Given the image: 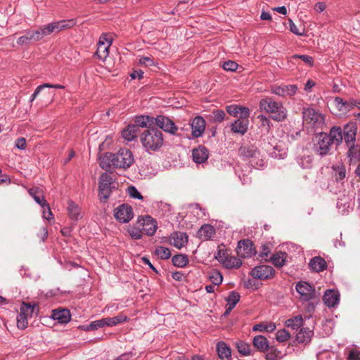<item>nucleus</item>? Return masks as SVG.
Segmentation results:
<instances>
[{
    "mask_svg": "<svg viewBox=\"0 0 360 360\" xmlns=\"http://www.w3.org/2000/svg\"><path fill=\"white\" fill-rule=\"evenodd\" d=\"M265 352L266 360H279L281 358V352L274 346H269Z\"/></svg>",
    "mask_w": 360,
    "mask_h": 360,
    "instance_id": "c03bdc74",
    "label": "nucleus"
},
{
    "mask_svg": "<svg viewBox=\"0 0 360 360\" xmlns=\"http://www.w3.org/2000/svg\"><path fill=\"white\" fill-rule=\"evenodd\" d=\"M99 165L105 170L110 169L111 167H115L114 153H106L101 156L99 158Z\"/></svg>",
    "mask_w": 360,
    "mask_h": 360,
    "instance_id": "c85d7f7f",
    "label": "nucleus"
},
{
    "mask_svg": "<svg viewBox=\"0 0 360 360\" xmlns=\"http://www.w3.org/2000/svg\"><path fill=\"white\" fill-rule=\"evenodd\" d=\"M240 108L236 105H231L226 107V111L231 115L238 117Z\"/></svg>",
    "mask_w": 360,
    "mask_h": 360,
    "instance_id": "69168bd1",
    "label": "nucleus"
},
{
    "mask_svg": "<svg viewBox=\"0 0 360 360\" xmlns=\"http://www.w3.org/2000/svg\"><path fill=\"white\" fill-rule=\"evenodd\" d=\"M209 279L213 285H219L223 281V276L219 271H214L210 274Z\"/></svg>",
    "mask_w": 360,
    "mask_h": 360,
    "instance_id": "603ef678",
    "label": "nucleus"
},
{
    "mask_svg": "<svg viewBox=\"0 0 360 360\" xmlns=\"http://www.w3.org/2000/svg\"><path fill=\"white\" fill-rule=\"evenodd\" d=\"M205 121L200 116L195 117L191 124L192 135L194 137L202 136L205 129Z\"/></svg>",
    "mask_w": 360,
    "mask_h": 360,
    "instance_id": "dca6fc26",
    "label": "nucleus"
},
{
    "mask_svg": "<svg viewBox=\"0 0 360 360\" xmlns=\"http://www.w3.org/2000/svg\"><path fill=\"white\" fill-rule=\"evenodd\" d=\"M127 231L131 239L140 240L143 236V229L138 224H134L127 226Z\"/></svg>",
    "mask_w": 360,
    "mask_h": 360,
    "instance_id": "e433bc0d",
    "label": "nucleus"
},
{
    "mask_svg": "<svg viewBox=\"0 0 360 360\" xmlns=\"http://www.w3.org/2000/svg\"><path fill=\"white\" fill-rule=\"evenodd\" d=\"M155 254L161 259H167L171 257L170 250L164 246H158L155 248Z\"/></svg>",
    "mask_w": 360,
    "mask_h": 360,
    "instance_id": "49530a36",
    "label": "nucleus"
},
{
    "mask_svg": "<svg viewBox=\"0 0 360 360\" xmlns=\"http://www.w3.org/2000/svg\"><path fill=\"white\" fill-rule=\"evenodd\" d=\"M323 300L326 306L334 307L339 303L340 294L337 290H328L326 291Z\"/></svg>",
    "mask_w": 360,
    "mask_h": 360,
    "instance_id": "a211bd4d",
    "label": "nucleus"
},
{
    "mask_svg": "<svg viewBox=\"0 0 360 360\" xmlns=\"http://www.w3.org/2000/svg\"><path fill=\"white\" fill-rule=\"evenodd\" d=\"M127 193L129 196L135 200H143V197L141 193L133 186H130L127 189Z\"/></svg>",
    "mask_w": 360,
    "mask_h": 360,
    "instance_id": "5fc2aeb1",
    "label": "nucleus"
},
{
    "mask_svg": "<svg viewBox=\"0 0 360 360\" xmlns=\"http://www.w3.org/2000/svg\"><path fill=\"white\" fill-rule=\"evenodd\" d=\"M238 68V65L235 61L228 60L224 63L223 68L226 71L233 72Z\"/></svg>",
    "mask_w": 360,
    "mask_h": 360,
    "instance_id": "bf43d9fd",
    "label": "nucleus"
},
{
    "mask_svg": "<svg viewBox=\"0 0 360 360\" xmlns=\"http://www.w3.org/2000/svg\"><path fill=\"white\" fill-rule=\"evenodd\" d=\"M288 254L285 252H276L274 253L269 260L276 267H282L287 262Z\"/></svg>",
    "mask_w": 360,
    "mask_h": 360,
    "instance_id": "7c9ffc66",
    "label": "nucleus"
},
{
    "mask_svg": "<svg viewBox=\"0 0 360 360\" xmlns=\"http://www.w3.org/2000/svg\"><path fill=\"white\" fill-rule=\"evenodd\" d=\"M139 63L141 65H145L146 67H150L155 65V63L152 58L146 56L140 58L139 60Z\"/></svg>",
    "mask_w": 360,
    "mask_h": 360,
    "instance_id": "0e129e2a",
    "label": "nucleus"
},
{
    "mask_svg": "<svg viewBox=\"0 0 360 360\" xmlns=\"http://www.w3.org/2000/svg\"><path fill=\"white\" fill-rule=\"evenodd\" d=\"M328 139H330V141L336 146H339L343 139V135L342 132V129L339 127L334 126L333 127L329 134H327Z\"/></svg>",
    "mask_w": 360,
    "mask_h": 360,
    "instance_id": "a878e982",
    "label": "nucleus"
},
{
    "mask_svg": "<svg viewBox=\"0 0 360 360\" xmlns=\"http://www.w3.org/2000/svg\"><path fill=\"white\" fill-rule=\"evenodd\" d=\"M105 319L106 326H115L117 324L127 322L129 320L128 317L123 314H118L114 317H107L105 318Z\"/></svg>",
    "mask_w": 360,
    "mask_h": 360,
    "instance_id": "ea45409f",
    "label": "nucleus"
},
{
    "mask_svg": "<svg viewBox=\"0 0 360 360\" xmlns=\"http://www.w3.org/2000/svg\"><path fill=\"white\" fill-rule=\"evenodd\" d=\"M242 261L240 259L234 256L228 255L223 261V265L226 269H238L242 266Z\"/></svg>",
    "mask_w": 360,
    "mask_h": 360,
    "instance_id": "4c0bfd02",
    "label": "nucleus"
},
{
    "mask_svg": "<svg viewBox=\"0 0 360 360\" xmlns=\"http://www.w3.org/2000/svg\"><path fill=\"white\" fill-rule=\"evenodd\" d=\"M295 289L300 295V298L302 301L309 302L315 297V288L308 282L300 281L297 283Z\"/></svg>",
    "mask_w": 360,
    "mask_h": 360,
    "instance_id": "1a4fd4ad",
    "label": "nucleus"
},
{
    "mask_svg": "<svg viewBox=\"0 0 360 360\" xmlns=\"http://www.w3.org/2000/svg\"><path fill=\"white\" fill-rule=\"evenodd\" d=\"M36 307H37L36 304H31L24 302L22 303L20 313L17 316V326L19 329L23 330L27 327V319L32 316Z\"/></svg>",
    "mask_w": 360,
    "mask_h": 360,
    "instance_id": "20e7f679",
    "label": "nucleus"
},
{
    "mask_svg": "<svg viewBox=\"0 0 360 360\" xmlns=\"http://www.w3.org/2000/svg\"><path fill=\"white\" fill-rule=\"evenodd\" d=\"M290 335L285 329L278 330L276 334V340L280 342H283L289 340Z\"/></svg>",
    "mask_w": 360,
    "mask_h": 360,
    "instance_id": "6e6d98bb",
    "label": "nucleus"
},
{
    "mask_svg": "<svg viewBox=\"0 0 360 360\" xmlns=\"http://www.w3.org/2000/svg\"><path fill=\"white\" fill-rule=\"evenodd\" d=\"M276 328L275 323H270L269 324L259 323L253 326V331H267L272 332Z\"/></svg>",
    "mask_w": 360,
    "mask_h": 360,
    "instance_id": "09e8293b",
    "label": "nucleus"
},
{
    "mask_svg": "<svg viewBox=\"0 0 360 360\" xmlns=\"http://www.w3.org/2000/svg\"><path fill=\"white\" fill-rule=\"evenodd\" d=\"M29 194L34 198L36 202H46L44 198L43 191L38 188L34 187L29 190Z\"/></svg>",
    "mask_w": 360,
    "mask_h": 360,
    "instance_id": "79ce46f5",
    "label": "nucleus"
},
{
    "mask_svg": "<svg viewBox=\"0 0 360 360\" xmlns=\"http://www.w3.org/2000/svg\"><path fill=\"white\" fill-rule=\"evenodd\" d=\"M113 216L118 222L127 224L134 218V212L129 204H120L114 209Z\"/></svg>",
    "mask_w": 360,
    "mask_h": 360,
    "instance_id": "39448f33",
    "label": "nucleus"
},
{
    "mask_svg": "<svg viewBox=\"0 0 360 360\" xmlns=\"http://www.w3.org/2000/svg\"><path fill=\"white\" fill-rule=\"evenodd\" d=\"M217 352L221 359H229L231 356V348L224 342H219L217 345Z\"/></svg>",
    "mask_w": 360,
    "mask_h": 360,
    "instance_id": "72a5a7b5",
    "label": "nucleus"
},
{
    "mask_svg": "<svg viewBox=\"0 0 360 360\" xmlns=\"http://www.w3.org/2000/svg\"><path fill=\"white\" fill-rule=\"evenodd\" d=\"M239 153L240 155L246 158H251V162L258 165V162H255L254 159H257L259 157V151L255 146H241L239 149Z\"/></svg>",
    "mask_w": 360,
    "mask_h": 360,
    "instance_id": "6ab92c4d",
    "label": "nucleus"
},
{
    "mask_svg": "<svg viewBox=\"0 0 360 360\" xmlns=\"http://www.w3.org/2000/svg\"><path fill=\"white\" fill-rule=\"evenodd\" d=\"M169 243L180 249L188 243V235L183 232H174L170 237Z\"/></svg>",
    "mask_w": 360,
    "mask_h": 360,
    "instance_id": "f3484780",
    "label": "nucleus"
},
{
    "mask_svg": "<svg viewBox=\"0 0 360 360\" xmlns=\"http://www.w3.org/2000/svg\"><path fill=\"white\" fill-rule=\"evenodd\" d=\"M174 266L183 268L188 264V256L183 254L175 255L172 258Z\"/></svg>",
    "mask_w": 360,
    "mask_h": 360,
    "instance_id": "a19ab883",
    "label": "nucleus"
},
{
    "mask_svg": "<svg viewBox=\"0 0 360 360\" xmlns=\"http://www.w3.org/2000/svg\"><path fill=\"white\" fill-rule=\"evenodd\" d=\"M270 253H271V249L269 247V245H266V244H264L261 247V250H260L259 257L262 259H264L265 261H268L269 260L268 257H269Z\"/></svg>",
    "mask_w": 360,
    "mask_h": 360,
    "instance_id": "4d7b16f0",
    "label": "nucleus"
},
{
    "mask_svg": "<svg viewBox=\"0 0 360 360\" xmlns=\"http://www.w3.org/2000/svg\"><path fill=\"white\" fill-rule=\"evenodd\" d=\"M226 113L222 110H214L209 118L212 122H221L225 119Z\"/></svg>",
    "mask_w": 360,
    "mask_h": 360,
    "instance_id": "de8ad7c7",
    "label": "nucleus"
},
{
    "mask_svg": "<svg viewBox=\"0 0 360 360\" xmlns=\"http://www.w3.org/2000/svg\"><path fill=\"white\" fill-rule=\"evenodd\" d=\"M52 26L54 27L53 32L58 33L60 31L70 29L76 25V20L75 19L63 20L58 22L51 23Z\"/></svg>",
    "mask_w": 360,
    "mask_h": 360,
    "instance_id": "cd10ccee",
    "label": "nucleus"
},
{
    "mask_svg": "<svg viewBox=\"0 0 360 360\" xmlns=\"http://www.w3.org/2000/svg\"><path fill=\"white\" fill-rule=\"evenodd\" d=\"M154 123L164 131L176 135L178 127L174 122L167 117L158 115L154 118Z\"/></svg>",
    "mask_w": 360,
    "mask_h": 360,
    "instance_id": "ddd939ff",
    "label": "nucleus"
},
{
    "mask_svg": "<svg viewBox=\"0 0 360 360\" xmlns=\"http://www.w3.org/2000/svg\"><path fill=\"white\" fill-rule=\"evenodd\" d=\"M252 344L257 350L262 352H264L269 347L267 339L263 335L255 336Z\"/></svg>",
    "mask_w": 360,
    "mask_h": 360,
    "instance_id": "c9c22d12",
    "label": "nucleus"
},
{
    "mask_svg": "<svg viewBox=\"0 0 360 360\" xmlns=\"http://www.w3.org/2000/svg\"><path fill=\"white\" fill-rule=\"evenodd\" d=\"M140 141L147 151H157L163 144L161 131L154 127H148L140 136Z\"/></svg>",
    "mask_w": 360,
    "mask_h": 360,
    "instance_id": "f257e3e1",
    "label": "nucleus"
},
{
    "mask_svg": "<svg viewBox=\"0 0 360 360\" xmlns=\"http://www.w3.org/2000/svg\"><path fill=\"white\" fill-rule=\"evenodd\" d=\"M115 168L127 169L129 167L133 162L132 153L127 148H121L117 153H114Z\"/></svg>",
    "mask_w": 360,
    "mask_h": 360,
    "instance_id": "0eeeda50",
    "label": "nucleus"
},
{
    "mask_svg": "<svg viewBox=\"0 0 360 360\" xmlns=\"http://www.w3.org/2000/svg\"><path fill=\"white\" fill-rule=\"evenodd\" d=\"M53 27H54L52 26L51 23L48 24L42 27H40L39 29V33L41 34V39L44 37L49 35L51 33L54 32L53 29Z\"/></svg>",
    "mask_w": 360,
    "mask_h": 360,
    "instance_id": "13d9d810",
    "label": "nucleus"
},
{
    "mask_svg": "<svg viewBox=\"0 0 360 360\" xmlns=\"http://www.w3.org/2000/svg\"><path fill=\"white\" fill-rule=\"evenodd\" d=\"M303 325V319L301 315L295 316L285 321V326L292 330H297Z\"/></svg>",
    "mask_w": 360,
    "mask_h": 360,
    "instance_id": "58836bf2",
    "label": "nucleus"
},
{
    "mask_svg": "<svg viewBox=\"0 0 360 360\" xmlns=\"http://www.w3.org/2000/svg\"><path fill=\"white\" fill-rule=\"evenodd\" d=\"M313 335V330L302 327L296 335V340L299 343L307 345L311 342Z\"/></svg>",
    "mask_w": 360,
    "mask_h": 360,
    "instance_id": "5701e85b",
    "label": "nucleus"
},
{
    "mask_svg": "<svg viewBox=\"0 0 360 360\" xmlns=\"http://www.w3.org/2000/svg\"><path fill=\"white\" fill-rule=\"evenodd\" d=\"M347 359V360H360V351L356 349L350 350Z\"/></svg>",
    "mask_w": 360,
    "mask_h": 360,
    "instance_id": "338daca9",
    "label": "nucleus"
},
{
    "mask_svg": "<svg viewBox=\"0 0 360 360\" xmlns=\"http://www.w3.org/2000/svg\"><path fill=\"white\" fill-rule=\"evenodd\" d=\"M315 141L314 150L317 154L321 156L330 154V151L333 144L330 141L326 133L321 132L317 134Z\"/></svg>",
    "mask_w": 360,
    "mask_h": 360,
    "instance_id": "423d86ee",
    "label": "nucleus"
},
{
    "mask_svg": "<svg viewBox=\"0 0 360 360\" xmlns=\"http://www.w3.org/2000/svg\"><path fill=\"white\" fill-rule=\"evenodd\" d=\"M104 326H106L105 318L92 321L89 324L90 328H93L94 330H96L98 328H103Z\"/></svg>",
    "mask_w": 360,
    "mask_h": 360,
    "instance_id": "680f3d73",
    "label": "nucleus"
},
{
    "mask_svg": "<svg viewBox=\"0 0 360 360\" xmlns=\"http://www.w3.org/2000/svg\"><path fill=\"white\" fill-rule=\"evenodd\" d=\"M240 110H239V118L238 119H246V120H248V118L250 116V110L248 108L246 107H240Z\"/></svg>",
    "mask_w": 360,
    "mask_h": 360,
    "instance_id": "774afa93",
    "label": "nucleus"
},
{
    "mask_svg": "<svg viewBox=\"0 0 360 360\" xmlns=\"http://www.w3.org/2000/svg\"><path fill=\"white\" fill-rule=\"evenodd\" d=\"M236 347L238 352L243 356H248L250 354V345L243 341H240L236 343Z\"/></svg>",
    "mask_w": 360,
    "mask_h": 360,
    "instance_id": "8fccbe9b",
    "label": "nucleus"
},
{
    "mask_svg": "<svg viewBox=\"0 0 360 360\" xmlns=\"http://www.w3.org/2000/svg\"><path fill=\"white\" fill-rule=\"evenodd\" d=\"M240 295L236 291H231L229 296L226 298V301L228 302L226 306L229 307V309H233L237 303L240 301Z\"/></svg>",
    "mask_w": 360,
    "mask_h": 360,
    "instance_id": "37998d69",
    "label": "nucleus"
},
{
    "mask_svg": "<svg viewBox=\"0 0 360 360\" xmlns=\"http://www.w3.org/2000/svg\"><path fill=\"white\" fill-rule=\"evenodd\" d=\"M336 207L338 212L341 215H347L354 209L351 204H337Z\"/></svg>",
    "mask_w": 360,
    "mask_h": 360,
    "instance_id": "864d4df0",
    "label": "nucleus"
},
{
    "mask_svg": "<svg viewBox=\"0 0 360 360\" xmlns=\"http://www.w3.org/2000/svg\"><path fill=\"white\" fill-rule=\"evenodd\" d=\"M302 117L305 124L312 126L321 124L323 122V116L311 108H304Z\"/></svg>",
    "mask_w": 360,
    "mask_h": 360,
    "instance_id": "4468645a",
    "label": "nucleus"
},
{
    "mask_svg": "<svg viewBox=\"0 0 360 360\" xmlns=\"http://www.w3.org/2000/svg\"><path fill=\"white\" fill-rule=\"evenodd\" d=\"M136 224L139 225L143 232L148 236H154L158 229L156 220L150 215L139 216Z\"/></svg>",
    "mask_w": 360,
    "mask_h": 360,
    "instance_id": "6e6552de",
    "label": "nucleus"
},
{
    "mask_svg": "<svg viewBox=\"0 0 360 360\" xmlns=\"http://www.w3.org/2000/svg\"><path fill=\"white\" fill-rule=\"evenodd\" d=\"M289 25L290 31L295 34L298 36H302L304 34V30L302 29V30H300L290 19L289 20Z\"/></svg>",
    "mask_w": 360,
    "mask_h": 360,
    "instance_id": "e2e57ef3",
    "label": "nucleus"
},
{
    "mask_svg": "<svg viewBox=\"0 0 360 360\" xmlns=\"http://www.w3.org/2000/svg\"><path fill=\"white\" fill-rule=\"evenodd\" d=\"M292 59L300 58L304 63L309 65V66H312L313 63H314L313 58L309 56H307V55H294L292 57Z\"/></svg>",
    "mask_w": 360,
    "mask_h": 360,
    "instance_id": "052dcab7",
    "label": "nucleus"
},
{
    "mask_svg": "<svg viewBox=\"0 0 360 360\" xmlns=\"http://www.w3.org/2000/svg\"><path fill=\"white\" fill-rule=\"evenodd\" d=\"M192 155L193 161L200 164L205 162L208 159L209 153L205 146H199L198 148L193 150Z\"/></svg>",
    "mask_w": 360,
    "mask_h": 360,
    "instance_id": "b1692460",
    "label": "nucleus"
},
{
    "mask_svg": "<svg viewBox=\"0 0 360 360\" xmlns=\"http://www.w3.org/2000/svg\"><path fill=\"white\" fill-rule=\"evenodd\" d=\"M297 90L296 85H287V86H276L272 88V93L280 96H293Z\"/></svg>",
    "mask_w": 360,
    "mask_h": 360,
    "instance_id": "412c9836",
    "label": "nucleus"
},
{
    "mask_svg": "<svg viewBox=\"0 0 360 360\" xmlns=\"http://www.w3.org/2000/svg\"><path fill=\"white\" fill-rule=\"evenodd\" d=\"M42 209V217L44 219L51 221H53V214L49 206L50 204H40Z\"/></svg>",
    "mask_w": 360,
    "mask_h": 360,
    "instance_id": "3c124183",
    "label": "nucleus"
},
{
    "mask_svg": "<svg viewBox=\"0 0 360 360\" xmlns=\"http://www.w3.org/2000/svg\"><path fill=\"white\" fill-rule=\"evenodd\" d=\"M349 150L347 152L349 158L350 164H356L360 161V146L352 144L347 146Z\"/></svg>",
    "mask_w": 360,
    "mask_h": 360,
    "instance_id": "f704fd0d",
    "label": "nucleus"
},
{
    "mask_svg": "<svg viewBox=\"0 0 360 360\" xmlns=\"http://www.w3.org/2000/svg\"><path fill=\"white\" fill-rule=\"evenodd\" d=\"M309 266L315 272H321L326 269L327 263L323 257L317 256L311 259Z\"/></svg>",
    "mask_w": 360,
    "mask_h": 360,
    "instance_id": "393cba45",
    "label": "nucleus"
},
{
    "mask_svg": "<svg viewBox=\"0 0 360 360\" xmlns=\"http://www.w3.org/2000/svg\"><path fill=\"white\" fill-rule=\"evenodd\" d=\"M261 110L270 115V117L276 122H282L287 117V110L280 102L275 101L271 97H266L259 101Z\"/></svg>",
    "mask_w": 360,
    "mask_h": 360,
    "instance_id": "f03ea898",
    "label": "nucleus"
},
{
    "mask_svg": "<svg viewBox=\"0 0 360 360\" xmlns=\"http://www.w3.org/2000/svg\"><path fill=\"white\" fill-rule=\"evenodd\" d=\"M51 318L60 323H67L70 321L71 314L69 309H54L52 311Z\"/></svg>",
    "mask_w": 360,
    "mask_h": 360,
    "instance_id": "aec40b11",
    "label": "nucleus"
},
{
    "mask_svg": "<svg viewBox=\"0 0 360 360\" xmlns=\"http://www.w3.org/2000/svg\"><path fill=\"white\" fill-rule=\"evenodd\" d=\"M139 132V129L131 124L122 130V136L124 139L131 141L138 136Z\"/></svg>",
    "mask_w": 360,
    "mask_h": 360,
    "instance_id": "bb28decb",
    "label": "nucleus"
},
{
    "mask_svg": "<svg viewBox=\"0 0 360 360\" xmlns=\"http://www.w3.org/2000/svg\"><path fill=\"white\" fill-rule=\"evenodd\" d=\"M69 217L73 221H78L83 217V212L78 204H69L67 207Z\"/></svg>",
    "mask_w": 360,
    "mask_h": 360,
    "instance_id": "c756f323",
    "label": "nucleus"
},
{
    "mask_svg": "<svg viewBox=\"0 0 360 360\" xmlns=\"http://www.w3.org/2000/svg\"><path fill=\"white\" fill-rule=\"evenodd\" d=\"M332 169L335 172V178L337 181H342L346 177V167L344 165L333 166Z\"/></svg>",
    "mask_w": 360,
    "mask_h": 360,
    "instance_id": "a18cd8bd",
    "label": "nucleus"
},
{
    "mask_svg": "<svg viewBox=\"0 0 360 360\" xmlns=\"http://www.w3.org/2000/svg\"><path fill=\"white\" fill-rule=\"evenodd\" d=\"M216 233L215 229L210 224H203L198 231V237L202 240L211 239Z\"/></svg>",
    "mask_w": 360,
    "mask_h": 360,
    "instance_id": "4be33fe9",
    "label": "nucleus"
},
{
    "mask_svg": "<svg viewBox=\"0 0 360 360\" xmlns=\"http://www.w3.org/2000/svg\"><path fill=\"white\" fill-rule=\"evenodd\" d=\"M112 43V38L108 34H103L98 40L96 52L98 58L104 60L109 55V48Z\"/></svg>",
    "mask_w": 360,
    "mask_h": 360,
    "instance_id": "9d476101",
    "label": "nucleus"
},
{
    "mask_svg": "<svg viewBox=\"0 0 360 360\" xmlns=\"http://www.w3.org/2000/svg\"><path fill=\"white\" fill-rule=\"evenodd\" d=\"M248 123V120L238 119L231 124V130L235 133L244 134L247 131Z\"/></svg>",
    "mask_w": 360,
    "mask_h": 360,
    "instance_id": "473e14b6",
    "label": "nucleus"
},
{
    "mask_svg": "<svg viewBox=\"0 0 360 360\" xmlns=\"http://www.w3.org/2000/svg\"><path fill=\"white\" fill-rule=\"evenodd\" d=\"M237 255L243 258L255 255L257 252L252 241L250 239L240 240L236 248Z\"/></svg>",
    "mask_w": 360,
    "mask_h": 360,
    "instance_id": "9b49d317",
    "label": "nucleus"
},
{
    "mask_svg": "<svg viewBox=\"0 0 360 360\" xmlns=\"http://www.w3.org/2000/svg\"><path fill=\"white\" fill-rule=\"evenodd\" d=\"M117 183L115 181V174L112 172L103 173L99 178L98 195L101 200L108 199L113 188H115Z\"/></svg>",
    "mask_w": 360,
    "mask_h": 360,
    "instance_id": "7ed1b4c3",
    "label": "nucleus"
},
{
    "mask_svg": "<svg viewBox=\"0 0 360 360\" xmlns=\"http://www.w3.org/2000/svg\"><path fill=\"white\" fill-rule=\"evenodd\" d=\"M154 124V118L148 115L137 116L134 119V123L132 124L134 126L139 127H148Z\"/></svg>",
    "mask_w": 360,
    "mask_h": 360,
    "instance_id": "2f4dec72",
    "label": "nucleus"
},
{
    "mask_svg": "<svg viewBox=\"0 0 360 360\" xmlns=\"http://www.w3.org/2000/svg\"><path fill=\"white\" fill-rule=\"evenodd\" d=\"M357 127L355 123L351 122L344 127L343 138L347 146L354 144Z\"/></svg>",
    "mask_w": 360,
    "mask_h": 360,
    "instance_id": "2eb2a0df",
    "label": "nucleus"
},
{
    "mask_svg": "<svg viewBox=\"0 0 360 360\" xmlns=\"http://www.w3.org/2000/svg\"><path fill=\"white\" fill-rule=\"evenodd\" d=\"M250 274L254 278L267 280L274 276L275 270L272 266L269 265H259L254 267Z\"/></svg>",
    "mask_w": 360,
    "mask_h": 360,
    "instance_id": "f8f14e48",
    "label": "nucleus"
}]
</instances>
